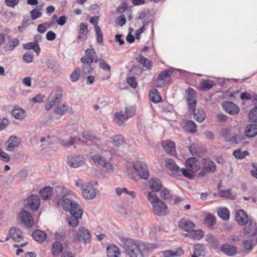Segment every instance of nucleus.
I'll return each mask as SVG.
<instances>
[{
  "instance_id": "f257e3e1",
  "label": "nucleus",
  "mask_w": 257,
  "mask_h": 257,
  "mask_svg": "<svg viewBox=\"0 0 257 257\" xmlns=\"http://www.w3.org/2000/svg\"><path fill=\"white\" fill-rule=\"evenodd\" d=\"M58 194L55 198V200L59 206L62 201L61 205L63 209L68 211L73 205L77 202L72 198L73 194L63 186H59L55 188Z\"/></svg>"
},
{
  "instance_id": "f03ea898",
  "label": "nucleus",
  "mask_w": 257,
  "mask_h": 257,
  "mask_svg": "<svg viewBox=\"0 0 257 257\" xmlns=\"http://www.w3.org/2000/svg\"><path fill=\"white\" fill-rule=\"evenodd\" d=\"M85 52V55L80 60L82 63L83 76H86L88 74L92 73L94 70L92 63H97L98 61L97 55L94 49H87Z\"/></svg>"
},
{
  "instance_id": "7ed1b4c3",
  "label": "nucleus",
  "mask_w": 257,
  "mask_h": 257,
  "mask_svg": "<svg viewBox=\"0 0 257 257\" xmlns=\"http://www.w3.org/2000/svg\"><path fill=\"white\" fill-rule=\"evenodd\" d=\"M144 243L140 240L127 238L123 241V247L130 257H144L141 248Z\"/></svg>"
},
{
  "instance_id": "20e7f679",
  "label": "nucleus",
  "mask_w": 257,
  "mask_h": 257,
  "mask_svg": "<svg viewBox=\"0 0 257 257\" xmlns=\"http://www.w3.org/2000/svg\"><path fill=\"white\" fill-rule=\"evenodd\" d=\"M148 201L152 204L153 212L159 216L165 215L167 213L166 204L154 192H150L146 195Z\"/></svg>"
},
{
  "instance_id": "39448f33",
  "label": "nucleus",
  "mask_w": 257,
  "mask_h": 257,
  "mask_svg": "<svg viewBox=\"0 0 257 257\" xmlns=\"http://www.w3.org/2000/svg\"><path fill=\"white\" fill-rule=\"evenodd\" d=\"M133 168L137 174L127 171L130 178L134 180H137L138 176L143 179L147 180L150 176V173L148 168L146 164L143 162H137L134 163Z\"/></svg>"
},
{
  "instance_id": "423d86ee",
  "label": "nucleus",
  "mask_w": 257,
  "mask_h": 257,
  "mask_svg": "<svg viewBox=\"0 0 257 257\" xmlns=\"http://www.w3.org/2000/svg\"><path fill=\"white\" fill-rule=\"evenodd\" d=\"M90 158L94 163L99 166L100 168H103V169L107 173H112L113 172L114 167L112 164L106 161L101 155L95 154L91 156Z\"/></svg>"
},
{
  "instance_id": "0eeeda50",
  "label": "nucleus",
  "mask_w": 257,
  "mask_h": 257,
  "mask_svg": "<svg viewBox=\"0 0 257 257\" xmlns=\"http://www.w3.org/2000/svg\"><path fill=\"white\" fill-rule=\"evenodd\" d=\"M74 239L78 240L79 242L84 244L90 242V234L89 230L84 226L80 227Z\"/></svg>"
},
{
  "instance_id": "6e6552de",
  "label": "nucleus",
  "mask_w": 257,
  "mask_h": 257,
  "mask_svg": "<svg viewBox=\"0 0 257 257\" xmlns=\"http://www.w3.org/2000/svg\"><path fill=\"white\" fill-rule=\"evenodd\" d=\"M62 91L57 89L52 91L48 98V103L45 108L47 110H50L55 104L59 102L62 98Z\"/></svg>"
},
{
  "instance_id": "1a4fd4ad",
  "label": "nucleus",
  "mask_w": 257,
  "mask_h": 257,
  "mask_svg": "<svg viewBox=\"0 0 257 257\" xmlns=\"http://www.w3.org/2000/svg\"><path fill=\"white\" fill-rule=\"evenodd\" d=\"M82 193L86 199H93L96 196L97 190L92 184L88 182H85Z\"/></svg>"
},
{
  "instance_id": "9d476101",
  "label": "nucleus",
  "mask_w": 257,
  "mask_h": 257,
  "mask_svg": "<svg viewBox=\"0 0 257 257\" xmlns=\"http://www.w3.org/2000/svg\"><path fill=\"white\" fill-rule=\"evenodd\" d=\"M247 225L244 228V232L253 238V241L257 242L256 223L251 219H250Z\"/></svg>"
},
{
  "instance_id": "9b49d317",
  "label": "nucleus",
  "mask_w": 257,
  "mask_h": 257,
  "mask_svg": "<svg viewBox=\"0 0 257 257\" xmlns=\"http://www.w3.org/2000/svg\"><path fill=\"white\" fill-rule=\"evenodd\" d=\"M40 198L38 195H32L27 199V204L24 207L26 209L32 211L37 210L40 206Z\"/></svg>"
},
{
  "instance_id": "f8f14e48",
  "label": "nucleus",
  "mask_w": 257,
  "mask_h": 257,
  "mask_svg": "<svg viewBox=\"0 0 257 257\" xmlns=\"http://www.w3.org/2000/svg\"><path fill=\"white\" fill-rule=\"evenodd\" d=\"M23 209L19 213V217L22 222L27 227H31L34 224V219L30 213Z\"/></svg>"
},
{
  "instance_id": "ddd939ff",
  "label": "nucleus",
  "mask_w": 257,
  "mask_h": 257,
  "mask_svg": "<svg viewBox=\"0 0 257 257\" xmlns=\"http://www.w3.org/2000/svg\"><path fill=\"white\" fill-rule=\"evenodd\" d=\"M84 163V158L80 155H71L67 159L68 164L72 168L79 167L82 166Z\"/></svg>"
},
{
  "instance_id": "4468645a",
  "label": "nucleus",
  "mask_w": 257,
  "mask_h": 257,
  "mask_svg": "<svg viewBox=\"0 0 257 257\" xmlns=\"http://www.w3.org/2000/svg\"><path fill=\"white\" fill-rule=\"evenodd\" d=\"M173 74V71L170 70H164L161 72L157 78L155 85L156 87H161L165 85V79L171 76Z\"/></svg>"
},
{
  "instance_id": "2eb2a0df",
  "label": "nucleus",
  "mask_w": 257,
  "mask_h": 257,
  "mask_svg": "<svg viewBox=\"0 0 257 257\" xmlns=\"http://www.w3.org/2000/svg\"><path fill=\"white\" fill-rule=\"evenodd\" d=\"M21 140L16 136H11L5 144V149L8 151H13L15 148L21 145Z\"/></svg>"
},
{
  "instance_id": "dca6fc26",
  "label": "nucleus",
  "mask_w": 257,
  "mask_h": 257,
  "mask_svg": "<svg viewBox=\"0 0 257 257\" xmlns=\"http://www.w3.org/2000/svg\"><path fill=\"white\" fill-rule=\"evenodd\" d=\"M187 101L189 109H194L196 107V93L191 88L186 90Z\"/></svg>"
},
{
  "instance_id": "f3484780",
  "label": "nucleus",
  "mask_w": 257,
  "mask_h": 257,
  "mask_svg": "<svg viewBox=\"0 0 257 257\" xmlns=\"http://www.w3.org/2000/svg\"><path fill=\"white\" fill-rule=\"evenodd\" d=\"M223 109L231 115H235L239 111V107L232 102H225L222 104Z\"/></svg>"
},
{
  "instance_id": "a211bd4d",
  "label": "nucleus",
  "mask_w": 257,
  "mask_h": 257,
  "mask_svg": "<svg viewBox=\"0 0 257 257\" xmlns=\"http://www.w3.org/2000/svg\"><path fill=\"white\" fill-rule=\"evenodd\" d=\"M235 220L240 225H244L249 222L246 212L242 210H238L235 213Z\"/></svg>"
},
{
  "instance_id": "6ab92c4d",
  "label": "nucleus",
  "mask_w": 257,
  "mask_h": 257,
  "mask_svg": "<svg viewBox=\"0 0 257 257\" xmlns=\"http://www.w3.org/2000/svg\"><path fill=\"white\" fill-rule=\"evenodd\" d=\"M220 250L225 254L228 256H233L237 253V247L232 244L228 243H224L220 247Z\"/></svg>"
},
{
  "instance_id": "aec40b11",
  "label": "nucleus",
  "mask_w": 257,
  "mask_h": 257,
  "mask_svg": "<svg viewBox=\"0 0 257 257\" xmlns=\"http://www.w3.org/2000/svg\"><path fill=\"white\" fill-rule=\"evenodd\" d=\"M186 166L189 171L194 172L199 169V165L197 164L195 158H190L186 161Z\"/></svg>"
},
{
  "instance_id": "412c9836",
  "label": "nucleus",
  "mask_w": 257,
  "mask_h": 257,
  "mask_svg": "<svg viewBox=\"0 0 257 257\" xmlns=\"http://www.w3.org/2000/svg\"><path fill=\"white\" fill-rule=\"evenodd\" d=\"M162 146L164 150L169 154L174 155L176 153L175 144L173 142L163 141Z\"/></svg>"
},
{
  "instance_id": "4be33fe9",
  "label": "nucleus",
  "mask_w": 257,
  "mask_h": 257,
  "mask_svg": "<svg viewBox=\"0 0 257 257\" xmlns=\"http://www.w3.org/2000/svg\"><path fill=\"white\" fill-rule=\"evenodd\" d=\"M179 226L182 230L189 232L194 227L193 222L185 219H182L179 222Z\"/></svg>"
},
{
  "instance_id": "5701e85b",
  "label": "nucleus",
  "mask_w": 257,
  "mask_h": 257,
  "mask_svg": "<svg viewBox=\"0 0 257 257\" xmlns=\"http://www.w3.org/2000/svg\"><path fill=\"white\" fill-rule=\"evenodd\" d=\"M165 166L174 174L178 175L180 173V168L176 163L171 159H166L165 160Z\"/></svg>"
},
{
  "instance_id": "b1692460",
  "label": "nucleus",
  "mask_w": 257,
  "mask_h": 257,
  "mask_svg": "<svg viewBox=\"0 0 257 257\" xmlns=\"http://www.w3.org/2000/svg\"><path fill=\"white\" fill-rule=\"evenodd\" d=\"M189 109L193 111L194 118L196 120V121L199 122H202L203 120H204L206 117V114L204 109L202 108H198L196 109V108Z\"/></svg>"
},
{
  "instance_id": "393cba45",
  "label": "nucleus",
  "mask_w": 257,
  "mask_h": 257,
  "mask_svg": "<svg viewBox=\"0 0 257 257\" xmlns=\"http://www.w3.org/2000/svg\"><path fill=\"white\" fill-rule=\"evenodd\" d=\"M193 253L192 257H198L205 254V247L202 244H196L193 246Z\"/></svg>"
},
{
  "instance_id": "a878e982",
  "label": "nucleus",
  "mask_w": 257,
  "mask_h": 257,
  "mask_svg": "<svg viewBox=\"0 0 257 257\" xmlns=\"http://www.w3.org/2000/svg\"><path fill=\"white\" fill-rule=\"evenodd\" d=\"M149 187L153 192H158L161 190L163 185L159 179L152 178L149 181Z\"/></svg>"
},
{
  "instance_id": "bb28decb",
  "label": "nucleus",
  "mask_w": 257,
  "mask_h": 257,
  "mask_svg": "<svg viewBox=\"0 0 257 257\" xmlns=\"http://www.w3.org/2000/svg\"><path fill=\"white\" fill-rule=\"evenodd\" d=\"M10 236L16 241H20L23 239L22 231L16 227H12L10 229Z\"/></svg>"
},
{
  "instance_id": "cd10ccee",
  "label": "nucleus",
  "mask_w": 257,
  "mask_h": 257,
  "mask_svg": "<svg viewBox=\"0 0 257 257\" xmlns=\"http://www.w3.org/2000/svg\"><path fill=\"white\" fill-rule=\"evenodd\" d=\"M23 47V48L26 50L33 49L37 54H39L40 52V48L37 40V36L35 37V40L33 42H29L24 44Z\"/></svg>"
},
{
  "instance_id": "c85d7f7f",
  "label": "nucleus",
  "mask_w": 257,
  "mask_h": 257,
  "mask_svg": "<svg viewBox=\"0 0 257 257\" xmlns=\"http://www.w3.org/2000/svg\"><path fill=\"white\" fill-rule=\"evenodd\" d=\"M106 252L108 257H118L120 254L119 248L113 244H110L107 246Z\"/></svg>"
},
{
  "instance_id": "c756f323",
  "label": "nucleus",
  "mask_w": 257,
  "mask_h": 257,
  "mask_svg": "<svg viewBox=\"0 0 257 257\" xmlns=\"http://www.w3.org/2000/svg\"><path fill=\"white\" fill-rule=\"evenodd\" d=\"M202 164L204 170H206L208 172H214L216 170L215 164L208 159H204Z\"/></svg>"
},
{
  "instance_id": "7c9ffc66",
  "label": "nucleus",
  "mask_w": 257,
  "mask_h": 257,
  "mask_svg": "<svg viewBox=\"0 0 257 257\" xmlns=\"http://www.w3.org/2000/svg\"><path fill=\"white\" fill-rule=\"evenodd\" d=\"M245 136L249 138H252L257 135V124H251L248 125L245 129Z\"/></svg>"
},
{
  "instance_id": "2f4dec72",
  "label": "nucleus",
  "mask_w": 257,
  "mask_h": 257,
  "mask_svg": "<svg viewBox=\"0 0 257 257\" xmlns=\"http://www.w3.org/2000/svg\"><path fill=\"white\" fill-rule=\"evenodd\" d=\"M182 125L183 128L185 131L191 133L196 132V125L193 121L185 120L183 122Z\"/></svg>"
},
{
  "instance_id": "473e14b6",
  "label": "nucleus",
  "mask_w": 257,
  "mask_h": 257,
  "mask_svg": "<svg viewBox=\"0 0 257 257\" xmlns=\"http://www.w3.org/2000/svg\"><path fill=\"white\" fill-rule=\"evenodd\" d=\"M12 115L16 119H22L25 116V110L22 108L15 107L11 111Z\"/></svg>"
},
{
  "instance_id": "72a5a7b5",
  "label": "nucleus",
  "mask_w": 257,
  "mask_h": 257,
  "mask_svg": "<svg viewBox=\"0 0 257 257\" xmlns=\"http://www.w3.org/2000/svg\"><path fill=\"white\" fill-rule=\"evenodd\" d=\"M53 189L50 187H45L40 191V196L43 200H48L52 196Z\"/></svg>"
},
{
  "instance_id": "f704fd0d",
  "label": "nucleus",
  "mask_w": 257,
  "mask_h": 257,
  "mask_svg": "<svg viewBox=\"0 0 257 257\" xmlns=\"http://www.w3.org/2000/svg\"><path fill=\"white\" fill-rule=\"evenodd\" d=\"M32 236L37 241L43 242L46 239V234L41 230L37 229L33 232Z\"/></svg>"
},
{
  "instance_id": "c9c22d12",
  "label": "nucleus",
  "mask_w": 257,
  "mask_h": 257,
  "mask_svg": "<svg viewBox=\"0 0 257 257\" xmlns=\"http://www.w3.org/2000/svg\"><path fill=\"white\" fill-rule=\"evenodd\" d=\"M72 215H78L79 217H82L83 210L81 206L77 202L75 205H73L70 210H68Z\"/></svg>"
},
{
  "instance_id": "e433bc0d",
  "label": "nucleus",
  "mask_w": 257,
  "mask_h": 257,
  "mask_svg": "<svg viewBox=\"0 0 257 257\" xmlns=\"http://www.w3.org/2000/svg\"><path fill=\"white\" fill-rule=\"evenodd\" d=\"M203 235V232L201 230H195L193 229L185 234V236L191 237L195 240L200 239Z\"/></svg>"
},
{
  "instance_id": "4c0bfd02",
  "label": "nucleus",
  "mask_w": 257,
  "mask_h": 257,
  "mask_svg": "<svg viewBox=\"0 0 257 257\" xmlns=\"http://www.w3.org/2000/svg\"><path fill=\"white\" fill-rule=\"evenodd\" d=\"M217 214L219 217L224 220H228L230 217V212L226 207L218 208L217 210Z\"/></svg>"
},
{
  "instance_id": "58836bf2",
  "label": "nucleus",
  "mask_w": 257,
  "mask_h": 257,
  "mask_svg": "<svg viewBox=\"0 0 257 257\" xmlns=\"http://www.w3.org/2000/svg\"><path fill=\"white\" fill-rule=\"evenodd\" d=\"M63 249L62 244L59 241H56L53 243L52 246V252L53 256H56L59 255Z\"/></svg>"
},
{
  "instance_id": "ea45409f",
  "label": "nucleus",
  "mask_w": 257,
  "mask_h": 257,
  "mask_svg": "<svg viewBox=\"0 0 257 257\" xmlns=\"http://www.w3.org/2000/svg\"><path fill=\"white\" fill-rule=\"evenodd\" d=\"M150 99L151 101L154 103H158L161 101V96L157 89L154 88L150 91Z\"/></svg>"
},
{
  "instance_id": "a19ab883",
  "label": "nucleus",
  "mask_w": 257,
  "mask_h": 257,
  "mask_svg": "<svg viewBox=\"0 0 257 257\" xmlns=\"http://www.w3.org/2000/svg\"><path fill=\"white\" fill-rule=\"evenodd\" d=\"M218 195L221 197L227 198L230 199H234L235 195L232 192L231 189L220 190L218 189Z\"/></svg>"
},
{
  "instance_id": "79ce46f5",
  "label": "nucleus",
  "mask_w": 257,
  "mask_h": 257,
  "mask_svg": "<svg viewBox=\"0 0 257 257\" xmlns=\"http://www.w3.org/2000/svg\"><path fill=\"white\" fill-rule=\"evenodd\" d=\"M136 59L138 62L140 63L147 69L151 68V62L146 58H145L142 54H140L136 57Z\"/></svg>"
},
{
  "instance_id": "37998d69",
  "label": "nucleus",
  "mask_w": 257,
  "mask_h": 257,
  "mask_svg": "<svg viewBox=\"0 0 257 257\" xmlns=\"http://www.w3.org/2000/svg\"><path fill=\"white\" fill-rule=\"evenodd\" d=\"M205 240L213 248H217L218 246V239L211 234H208L205 236Z\"/></svg>"
},
{
  "instance_id": "c03bdc74",
  "label": "nucleus",
  "mask_w": 257,
  "mask_h": 257,
  "mask_svg": "<svg viewBox=\"0 0 257 257\" xmlns=\"http://www.w3.org/2000/svg\"><path fill=\"white\" fill-rule=\"evenodd\" d=\"M82 217H79L78 215H72L67 218V223L70 226L72 227H76L78 226L79 223V219L81 218Z\"/></svg>"
},
{
  "instance_id": "a18cd8bd",
  "label": "nucleus",
  "mask_w": 257,
  "mask_h": 257,
  "mask_svg": "<svg viewBox=\"0 0 257 257\" xmlns=\"http://www.w3.org/2000/svg\"><path fill=\"white\" fill-rule=\"evenodd\" d=\"M112 144L113 146L118 147L124 143V138L122 135H117L111 138Z\"/></svg>"
},
{
  "instance_id": "49530a36",
  "label": "nucleus",
  "mask_w": 257,
  "mask_h": 257,
  "mask_svg": "<svg viewBox=\"0 0 257 257\" xmlns=\"http://www.w3.org/2000/svg\"><path fill=\"white\" fill-rule=\"evenodd\" d=\"M47 67L49 69L53 70L55 74H59L60 72V66L55 61H48L47 62Z\"/></svg>"
},
{
  "instance_id": "de8ad7c7",
  "label": "nucleus",
  "mask_w": 257,
  "mask_h": 257,
  "mask_svg": "<svg viewBox=\"0 0 257 257\" xmlns=\"http://www.w3.org/2000/svg\"><path fill=\"white\" fill-rule=\"evenodd\" d=\"M252 102L254 104L257 103V96L253 99ZM248 116L250 120L255 122H257V106L250 110L248 114Z\"/></svg>"
},
{
  "instance_id": "09e8293b",
  "label": "nucleus",
  "mask_w": 257,
  "mask_h": 257,
  "mask_svg": "<svg viewBox=\"0 0 257 257\" xmlns=\"http://www.w3.org/2000/svg\"><path fill=\"white\" fill-rule=\"evenodd\" d=\"M76 140V138L73 137L72 136H70L69 139V141H66L65 140L62 139H58V143L61 145L62 146L65 147H68L72 146L74 145Z\"/></svg>"
},
{
  "instance_id": "8fccbe9b",
  "label": "nucleus",
  "mask_w": 257,
  "mask_h": 257,
  "mask_svg": "<svg viewBox=\"0 0 257 257\" xmlns=\"http://www.w3.org/2000/svg\"><path fill=\"white\" fill-rule=\"evenodd\" d=\"M249 153L247 151H241L240 149L235 150L233 153V156L238 159H242L246 156L248 155Z\"/></svg>"
},
{
  "instance_id": "3c124183",
  "label": "nucleus",
  "mask_w": 257,
  "mask_h": 257,
  "mask_svg": "<svg viewBox=\"0 0 257 257\" xmlns=\"http://www.w3.org/2000/svg\"><path fill=\"white\" fill-rule=\"evenodd\" d=\"M19 41L18 39L14 38L10 40L6 46V51L13 50L15 47L18 45Z\"/></svg>"
},
{
  "instance_id": "603ef678",
  "label": "nucleus",
  "mask_w": 257,
  "mask_h": 257,
  "mask_svg": "<svg viewBox=\"0 0 257 257\" xmlns=\"http://www.w3.org/2000/svg\"><path fill=\"white\" fill-rule=\"evenodd\" d=\"M68 109V106L66 104H62L57 106L55 109L54 112L60 115H64L66 114Z\"/></svg>"
},
{
  "instance_id": "864d4df0",
  "label": "nucleus",
  "mask_w": 257,
  "mask_h": 257,
  "mask_svg": "<svg viewBox=\"0 0 257 257\" xmlns=\"http://www.w3.org/2000/svg\"><path fill=\"white\" fill-rule=\"evenodd\" d=\"M214 84L212 81L204 80L200 83V88L201 90H209L213 86Z\"/></svg>"
},
{
  "instance_id": "5fc2aeb1",
  "label": "nucleus",
  "mask_w": 257,
  "mask_h": 257,
  "mask_svg": "<svg viewBox=\"0 0 257 257\" xmlns=\"http://www.w3.org/2000/svg\"><path fill=\"white\" fill-rule=\"evenodd\" d=\"M82 137L84 139L92 142H99V139L97 138L94 135L88 132H84L82 134Z\"/></svg>"
},
{
  "instance_id": "6e6d98bb",
  "label": "nucleus",
  "mask_w": 257,
  "mask_h": 257,
  "mask_svg": "<svg viewBox=\"0 0 257 257\" xmlns=\"http://www.w3.org/2000/svg\"><path fill=\"white\" fill-rule=\"evenodd\" d=\"M257 242L253 241V238H251L250 240H243L242 241L243 247L249 252L252 249L253 244ZM248 252V251H247Z\"/></svg>"
},
{
  "instance_id": "4d7b16f0",
  "label": "nucleus",
  "mask_w": 257,
  "mask_h": 257,
  "mask_svg": "<svg viewBox=\"0 0 257 257\" xmlns=\"http://www.w3.org/2000/svg\"><path fill=\"white\" fill-rule=\"evenodd\" d=\"M80 30L78 35V39H81L83 36H86L88 33L87 25L85 23L80 24Z\"/></svg>"
},
{
  "instance_id": "13d9d810",
  "label": "nucleus",
  "mask_w": 257,
  "mask_h": 257,
  "mask_svg": "<svg viewBox=\"0 0 257 257\" xmlns=\"http://www.w3.org/2000/svg\"><path fill=\"white\" fill-rule=\"evenodd\" d=\"M204 223L208 226H213L215 223V216L211 214L206 215L204 219Z\"/></svg>"
},
{
  "instance_id": "bf43d9fd",
  "label": "nucleus",
  "mask_w": 257,
  "mask_h": 257,
  "mask_svg": "<svg viewBox=\"0 0 257 257\" xmlns=\"http://www.w3.org/2000/svg\"><path fill=\"white\" fill-rule=\"evenodd\" d=\"M127 118H125L124 115L121 112H116L115 115V121L119 125L123 124Z\"/></svg>"
},
{
  "instance_id": "052dcab7",
  "label": "nucleus",
  "mask_w": 257,
  "mask_h": 257,
  "mask_svg": "<svg viewBox=\"0 0 257 257\" xmlns=\"http://www.w3.org/2000/svg\"><path fill=\"white\" fill-rule=\"evenodd\" d=\"M66 237L65 232L62 229L57 231L55 233V238L56 241H60L64 240Z\"/></svg>"
},
{
  "instance_id": "680f3d73",
  "label": "nucleus",
  "mask_w": 257,
  "mask_h": 257,
  "mask_svg": "<svg viewBox=\"0 0 257 257\" xmlns=\"http://www.w3.org/2000/svg\"><path fill=\"white\" fill-rule=\"evenodd\" d=\"M51 26V24L48 23H44L38 25L37 30L39 33H44L47 29L50 28Z\"/></svg>"
},
{
  "instance_id": "e2e57ef3",
  "label": "nucleus",
  "mask_w": 257,
  "mask_h": 257,
  "mask_svg": "<svg viewBox=\"0 0 257 257\" xmlns=\"http://www.w3.org/2000/svg\"><path fill=\"white\" fill-rule=\"evenodd\" d=\"M34 58L33 54L30 52H26L23 56V60L26 63H29L33 61Z\"/></svg>"
},
{
  "instance_id": "0e129e2a",
  "label": "nucleus",
  "mask_w": 257,
  "mask_h": 257,
  "mask_svg": "<svg viewBox=\"0 0 257 257\" xmlns=\"http://www.w3.org/2000/svg\"><path fill=\"white\" fill-rule=\"evenodd\" d=\"M172 196L171 191L167 188L163 189L161 192V197L164 200L169 199Z\"/></svg>"
},
{
  "instance_id": "69168bd1",
  "label": "nucleus",
  "mask_w": 257,
  "mask_h": 257,
  "mask_svg": "<svg viewBox=\"0 0 257 257\" xmlns=\"http://www.w3.org/2000/svg\"><path fill=\"white\" fill-rule=\"evenodd\" d=\"M95 32L96 35L97 41L99 43L103 42V34L99 26L95 27Z\"/></svg>"
},
{
  "instance_id": "338daca9",
  "label": "nucleus",
  "mask_w": 257,
  "mask_h": 257,
  "mask_svg": "<svg viewBox=\"0 0 257 257\" xmlns=\"http://www.w3.org/2000/svg\"><path fill=\"white\" fill-rule=\"evenodd\" d=\"M99 66L104 70L110 71V67L103 59H100L98 61Z\"/></svg>"
},
{
  "instance_id": "774afa93",
  "label": "nucleus",
  "mask_w": 257,
  "mask_h": 257,
  "mask_svg": "<svg viewBox=\"0 0 257 257\" xmlns=\"http://www.w3.org/2000/svg\"><path fill=\"white\" fill-rule=\"evenodd\" d=\"M243 138L244 137L241 136V135H234L231 137L228 141L234 144H238L242 141Z\"/></svg>"
}]
</instances>
